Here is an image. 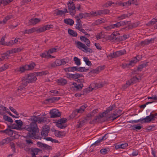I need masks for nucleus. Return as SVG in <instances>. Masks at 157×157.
<instances>
[{"instance_id":"obj_50","label":"nucleus","mask_w":157,"mask_h":157,"mask_svg":"<svg viewBox=\"0 0 157 157\" xmlns=\"http://www.w3.org/2000/svg\"><path fill=\"white\" fill-rule=\"evenodd\" d=\"M44 27L43 26L42 27H41L40 28H36V32L37 33H40L42 32H44L45 31V30L44 29Z\"/></svg>"},{"instance_id":"obj_56","label":"nucleus","mask_w":157,"mask_h":157,"mask_svg":"<svg viewBox=\"0 0 157 157\" xmlns=\"http://www.w3.org/2000/svg\"><path fill=\"white\" fill-rule=\"evenodd\" d=\"M45 150L49 151L52 149L51 146L48 145L47 144H45L43 147Z\"/></svg>"},{"instance_id":"obj_33","label":"nucleus","mask_w":157,"mask_h":157,"mask_svg":"<svg viewBox=\"0 0 157 157\" xmlns=\"http://www.w3.org/2000/svg\"><path fill=\"white\" fill-rule=\"evenodd\" d=\"M77 71L81 72H85L89 70L88 68H86L84 67H77Z\"/></svg>"},{"instance_id":"obj_63","label":"nucleus","mask_w":157,"mask_h":157,"mask_svg":"<svg viewBox=\"0 0 157 157\" xmlns=\"http://www.w3.org/2000/svg\"><path fill=\"white\" fill-rule=\"evenodd\" d=\"M95 85V87L97 88L102 87L103 86V84L101 83H96Z\"/></svg>"},{"instance_id":"obj_47","label":"nucleus","mask_w":157,"mask_h":157,"mask_svg":"<svg viewBox=\"0 0 157 157\" xmlns=\"http://www.w3.org/2000/svg\"><path fill=\"white\" fill-rule=\"evenodd\" d=\"M83 60L86 63V65L88 66H91L92 65L90 61L86 57H84Z\"/></svg>"},{"instance_id":"obj_26","label":"nucleus","mask_w":157,"mask_h":157,"mask_svg":"<svg viewBox=\"0 0 157 157\" xmlns=\"http://www.w3.org/2000/svg\"><path fill=\"white\" fill-rule=\"evenodd\" d=\"M83 86V84L82 83L78 84L76 86H74L72 87L74 88V90L77 91H79L82 89Z\"/></svg>"},{"instance_id":"obj_60","label":"nucleus","mask_w":157,"mask_h":157,"mask_svg":"<svg viewBox=\"0 0 157 157\" xmlns=\"http://www.w3.org/2000/svg\"><path fill=\"white\" fill-rule=\"evenodd\" d=\"M104 29H105L106 30L108 31L110 30L111 29H113V27L112 24L106 26L104 27Z\"/></svg>"},{"instance_id":"obj_20","label":"nucleus","mask_w":157,"mask_h":157,"mask_svg":"<svg viewBox=\"0 0 157 157\" xmlns=\"http://www.w3.org/2000/svg\"><path fill=\"white\" fill-rule=\"evenodd\" d=\"M40 20V19L39 18H32L29 20V25H34L39 22Z\"/></svg>"},{"instance_id":"obj_14","label":"nucleus","mask_w":157,"mask_h":157,"mask_svg":"<svg viewBox=\"0 0 157 157\" xmlns=\"http://www.w3.org/2000/svg\"><path fill=\"white\" fill-rule=\"evenodd\" d=\"M54 11L55 13L54 14L56 16L62 15L63 14H65L68 12V11H67L66 8L64 9V11L59 10L58 9L55 10Z\"/></svg>"},{"instance_id":"obj_1","label":"nucleus","mask_w":157,"mask_h":157,"mask_svg":"<svg viewBox=\"0 0 157 157\" xmlns=\"http://www.w3.org/2000/svg\"><path fill=\"white\" fill-rule=\"evenodd\" d=\"M37 118V117L31 116L29 120H30L32 121V122L29 125H25L23 128L29 132L27 133L26 136L33 139L40 138V136L36 134L39 132L38 128L36 123Z\"/></svg>"},{"instance_id":"obj_48","label":"nucleus","mask_w":157,"mask_h":157,"mask_svg":"<svg viewBox=\"0 0 157 157\" xmlns=\"http://www.w3.org/2000/svg\"><path fill=\"white\" fill-rule=\"evenodd\" d=\"M109 151L108 149H106V148H103L101 149L100 150V152L103 155H105L108 153Z\"/></svg>"},{"instance_id":"obj_34","label":"nucleus","mask_w":157,"mask_h":157,"mask_svg":"<svg viewBox=\"0 0 157 157\" xmlns=\"http://www.w3.org/2000/svg\"><path fill=\"white\" fill-rule=\"evenodd\" d=\"M13 0H0V5L2 4L4 6L7 5L10 2H12Z\"/></svg>"},{"instance_id":"obj_51","label":"nucleus","mask_w":157,"mask_h":157,"mask_svg":"<svg viewBox=\"0 0 157 157\" xmlns=\"http://www.w3.org/2000/svg\"><path fill=\"white\" fill-rule=\"evenodd\" d=\"M96 37L97 40L104 37V36L101 33H98L96 35Z\"/></svg>"},{"instance_id":"obj_23","label":"nucleus","mask_w":157,"mask_h":157,"mask_svg":"<svg viewBox=\"0 0 157 157\" xmlns=\"http://www.w3.org/2000/svg\"><path fill=\"white\" fill-rule=\"evenodd\" d=\"M76 22L77 24L76 25L75 28L79 30L81 29H82V25L81 24V21L80 19L79 18H77Z\"/></svg>"},{"instance_id":"obj_12","label":"nucleus","mask_w":157,"mask_h":157,"mask_svg":"<svg viewBox=\"0 0 157 157\" xmlns=\"http://www.w3.org/2000/svg\"><path fill=\"white\" fill-rule=\"evenodd\" d=\"M141 123H149L151 121H154L153 117H152L151 113L148 116H147L144 118H141Z\"/></svg>"},{"instance_id":"obj_64","label":"nucleus","mask_w":157,"mask_h":157,"mask_svg":"<svg viewBox=\"0 0 157 157\" xmlns=\"http://www.w3.org/2000/svg\"><path fill=\"white\" fill-rule=\"evenodd\" d=\"M141 45L142 46H144L145 45H148L147 40H145L144 41H141L140 43Z\"/></svg>"},{"instance_id":"obj_57","label":"nucleus","mask_w":157,"mask_h":157,"mask_svg":"<svg viewBox=\"0 0 157 157\" xmlns=\"http://www.w3.org/2000/svg\"><path fill=\"white\" fill-rule=\"evenodd\" d=\"M157 22V19L153 18L152 19L151 21H149L148 23V25H153L155 24V23Z\"/></svg>"},{"instance_id":"obj_37","label":"nucleus","mask_w":157,"mask_h":157,"mask_svg":"<svg viewBox=\"0 0 157 157\" xmlns=\"http://www.w3.org/2000/svg\"><path fill=\"white\" fill-rule=\"evenodd\" d=\"M82 51L86 53L88 52L89 53H91L93 52V50L90 48H89L88 47L86 46V45L84 49L83 50H82Z\"/></svg>"},{"instance_id":"obj_45","label":"nucleus","mask_w":157,"mask_h":157,"mask_svg":"<svg viewBox=\"0 0 157 157\" xmlns=\"http://www.w3.org/2000/svg\"><path fill=\"white\" fill-rule=\"evenodd\" d=\"M136 60H131L130 61L129 63H128L129 67L130 66H133L136 63L137 61H138L136 59V57H135Z\"/></svg>"},{"instance_id":"obj_10","label":"nucleus","mask_w":157,"mask_h":157,"mask_svg":"<svg viewBox=\"0 0 157 157\" xmlns=\"http://www.w3.org/2000/svg\"><path fill=\"white\" fill-rule=\"evenodd\" d=\"M87 107V105L84 104L80 106L79 109H77L72 113V114L74 113L77 115L78 113H82L84 111L85 109Z\"/></svg>"},{"instance_id":"obj_6","label":"nucleus","mask_w":157,"mask_h":157,"mask_svg":"<svg viewBox=\"0 0 157 157\" xmlns=\"http://www.w3.org/2000/svg\"><path fill=\"white\" fill-rule=\"evenodd\" d=\"M126 51L125 49L113 52V53H110L109 56L112 58H116L126 54Z\"/></svg>"},{"instance_id":"obj_21","label":"nucleus","mask_w":157,"mask_h":157,"mask_svg":"<svg viewBox=\"0 0 157 157\" xmlns=\"http://www.w3.org/2000/svg\"><path fill=\"white\" fill-rule=\"evenodd\" d=\"M41 150H40L38 148H33L31 149V151L32 152L31 154L32 156H36L38 154V153L41 152Z\"/></svg>"},{"instance_id":"obj_16","label":"nucleus","mask_w":157,"mask_h":157,"mask_svg":"<svg viewBox=\"0 0 157 157\" xmlns=\"http://www.w3.org/2000/svg\"><path fill=\"white\" fill-rule=\"evenodd\" d=\"M75 44L77 48L82 50L84 49L86 46L85 44L78 41H75Z\"/></svg>"},{"instance_id":"obj_11","label":"nucleus","mask_w":157,"mask_h":157,"mask_svg":"<svg viewBox=\"0 0 157 157\" xmlns=\"http://www.w3.org/2000/svg\"><path fill=\"white\" fill-rule=\"evenodd\" d=\"M29 82H34L37 79L36 76L33 73L28 74L27 76H25Z\"/></svg>"},{"instance_id":"obj_39","label":"nucleus","mask_w":157,"mask_h":157,"mask_svg":"<svg viewBox=\"0 0 157 157\" xmlns=\"http://www.w3.org/2000/svg\"><path fill=\"white\" fill-rule=\"evenodd\" d=\"M3 118L5 121L10 122L11 124H12L13 122V121L12 119L7 116L4 115Z\"/></svg>"},{"instance_id":"obj_17","label":"nucleus","mask_w":157,"mask_h":157,"mask_svg":"<svg viewBox=\"0 0 157 157\" xmlns=\"http://www.w3.org/2000/svg\"><path fill=\"white\" fill-rule=\"evenodd\" d=\"M27 71L25 65H22L17 68L15 70V71L17 72H19L20 73L24 72L25 71Z\"/></svg>"},{"instance_id":"obj_30","label":"nucleus","mask_w":157,"mask_h":157,"mask_svg":"<svg viewBox=\"0 0 157 157\" xmlns=\"http://www.w3.org/2000/svg\"><path fill=\"white\" fill-rule=\"evenodd\" d=\"M72 78L75 80L80 77H83L84 76L82 74L75 73L72 74Z\"/></svg>"},{"instance_id":"obj_58","label":"nucleus","mask_w":157,"mask_h":157,"mask_svg":"<svg viewBox=\"0 0 157 157\" xmlns=\"http://www.w3.org/2000/svg\"><path fill=\"white\" fill-rule=\"evenodd\" d=\"M6 37L5 36H3L2 37L0 41V43L1 45H5L6 42H4L5 40Z\"/></svg>"},{"instance_id":"obj_3","label":"nucleus","mask_w":157,"mask_h":157,"mask_svg":"<svg viewBox=\"0 0 157 157\" xmlns=\"http://www.w3.org/2000/svg\"><path fill=\"white\" fill-rule=\"evenodd\" d=\"M50 128L48 125H45L43 126L41 129V136L39 135H38L40 138H39L41 140L42 139L43 137H46L48 136V133L49 132Z\"/></svg>"},{"instance_id":"obj_35","label":"nucleus","mask_w":157,"mask_h":157,"mask_svg":"<svg viewBox=\"0 0 157 157\" xmlns=\"http://www.w3.org/2000/svg\"><path fill=\"white\" fill-rule=\"evenodd\" d=\"M73 60L75 63L78 66H79L81 64L80 60L78 57H75L73 58Z\"/></svg>"},{"instance_id":"obj_28","label":"nucleus","mask_w":157,"mask_h":157,"mask_svg":"<svg viewBox=\"0 0 157 157\" xmlns=\"http://www.w3.org/2000/svg\"><path fill=\"white\" fill-rule=\"evenodd\" d=\"M6 134L9 136H11L13 135V133H15L16 131L11 129L10 128H7L6 129Z\"/></svg>"},{"instance_id":"obj_43","label":"nucleus","mask_w":157,"mask_h":157,"mask_svg":"<svg viewBox=\"0 0 157 157\" xmlns=\"http://www.w3.org/2000/svg\"><path fill=\"white\" fill-rule=\"evenodd\" d=\"M139 24V22L132 24L131 25H129L128 27L129 29H132L137 27Z\"/></svg>"},{"instance_id":"obj_19","label":"nucleus","mask_w":157,"mask_h":157,"mask_svg":"<svg viewBox=\"0 0 157 157\" xmlns=\"http://www.w3.org/2000/svg\"><path fill=\"white\" fill-rule=\"evenodd\" d=\"M57 82L59 85L64 86L67 84V80L63 78H60L57 80Z\"/></svg>"},{"instance_id":"obj_29","label":"nucleus","mask_w":157,"mask_h":157,"mask_svg":"<svg viewBox=\"0 0 157 157\" xmlns=\"http://www.w3.org/2000/svg\"><path fill=\"white\" fill-rule=\"evenodd\" d=\"M29 83V82L25 77H24L22 78L21 84L23 86L25 87L27 86Z\"/></svg>"},{"instance_id":"obj_8","label":"nucleus","mask_w":157,"mask_h":157,"mask_svg":"<svg viewBox=\"0 0 157 157\" xmlns=\"http://www.w3.org/2000/svg\"><path fill=\"white\" fill-rule=\"evenodd\" d=\"M105 112H103L102 113H99L98 116H96L95 118L92 121H90V123L93 124L97 122H100L101 119L106 115L105 114Z\"/></svg>"},{"instance_id":"obj_31","label":"nucleus","mask_w":157,"mask_h":157,"mask_svg":"<svg viewBox=\"0 0 157 157\" xmlns=\"http://www.w3.org/2000/svg\"><path fill=\"white\" fill-rule=\"evenodd\" d=\"M68 33L73 36L76 37L77 36L78 34L77 32L72 29H69L68 30Z\"/></svg>"},{"instance_id":"obj_13","label":"nucleus","mask_w":157,"mask_h":157,"mask_svg":"<svg viewBox=\"0 0 157 157\" xmlns=\"http://www.w3.org/2000/svg\"><path fill=\"white\" fill-rule=\"evenodd\" d=\"M60 98V97H53L48 99H47L45 100V103L46 104L48 103H51L58 101Z\"/></svg>"},{"instance_id":"obj_44","label":"nucleus","mask_w":157,"mask_h":157,"mask_svg":"<svg viewBox=\"0 0 157 157\" xmlns=\"http://www.w3.org/2000/svg\"><path fill=\"white\" fill-rule=\"evenodd\" d=\"M13 17V15H10L6 16L3 20V23L4 24H5L8 20L12 18Z\"/></svg>"},{"instance_id":"obj_15","label":"nucleus","mask_w":157,"mask_h":157,"mask_svg":"<svg viewBox=\"0 0 157 157\" xmlns=\"http://www.w3.org/2000/svg\"><path fill=\"white\" fill-rule=\"evenodd\" d=\"M122 111L120 109H118L117 111L116 110L115 113H113L112 115V121H113L115 119H117L118 117H120L121 115Z\"/></svg>"},{"instance_id":"obj_32","label":"nucleus","mask_w":157,"mask_h":157,"mask_svg":"<svg viewBox=\"0 0 157 157\" xmlns=\"http://www.w3.org/2000/svg\"><path fill=\"white\" fill-rule=\"evenodd\" d=\"M64 21L65 23L70 25H72L74 24V21L71 19H65L64 20Z\"/></svg>"},{"instance_id":"obj_52","label":"nucleus","mask_w":157,"mask_h":157,"mask_svg":"<svg viewBox=\"0 0 157 157\" xmlns=\"http://www.w3.org/2000/svg\"><path fill=\"white\" fill-rule=\"evenodd\" d=\"M120 23V26H124L126 24L130 25V21H120L119 22Z\"/></svg>"},{"instance_id":"obj_59","label":"nucleus","mask_w":157,"mask_h":157,"mask_svg":"<svg viewBox=\"0 0 157 157\" xmlns=\"http://www.w3.org/2000/svg\"><path fill=\"white\" fill-rule=\"evenodd\" d=\"M9 109L13 113L15 114L16 115H18V113L16 111V110L13 107L11 106H10L9 107Z\"/></svg>"},{"instance_id":"obj_61","label":"nucleus","mask_w":157,"mask_h":157,"mask_svg":"<svg viewBox=\"0 0 157 157\" xmlns=\"http://www.w3.org/2000/svg\"><path fill=\"white\" fill-rule=\"evenodd\" d=\"M14 44L13 43V40H11L9 42H6L5 45L10 46L13 45Z\"/></svg>"},{"instance_id":"obj_41","label":"nucleus","mask_w":157,"mask_h":157,"mask_svg":"<svg viewBox=\"0 0 157 157\" xmlns=\"http://www.w3.org/2000/svg\"><path fill=\"white\" fill-rule=\"evenodd\" d=\"M37 121L39 123H41L43 122L44 121H45L46 118L44 117H37Z\"/></svg>"},{"instance_id":"obj_2","label":"nucleus","mask_w":157,"mask_h":157,"mask_svg":"<svg viewBox=\"0 0 157 157\" xmlns=\"http://www.w3.org/2000/svg\"><path fill=\"white\" fill-rule=\"evenodd\" d=\"M15 122L16 123V125L13 124L11 125H8V127L10 128L16 129L20 130L25 129L23 128L25 126L21 128L23 123L21 120H16L15 121Z\"/></svg>"},{"instance_id":"obj_53","label":"nucleus","mask_w":157,"mask_h":157,"mask_svg":"<svg viewBox=\"0 0 157 157\" xmlns=\"http://www.w3.org/2000/svg\"><path fill=\"white\" fill-rule=\"evenodd\" d=\"M24 48L22 47H20L17 48H14L13 49V51L15 53H18L20 52Z\"/></svg>"},{"instance_id":"obj_24","label":"nucleus","mask_w":157,"mask_h":157,"mask_svg":"<svg viewBox=\"0 0 157 157\" xmlns=\"http://www.w3.org/2000/svg\"><path fill=\"white\" fill-rule=\"evenodd\" d=\"M77 67H69L67 68H66L64 69V70L66 72H74L75 71H77Z\"/></svg>"},{"instance_id":"obj_9","label":"nucleus","mask_w":157,"mask_h":157,"mask_svg":"<svg viewBox=\"0 0 157 157\" xmlns=\"http://www.w3.org/2000/svg\"><path fill=\"white\" fill-rule=\"evenodd\" d=\"M49 113L51 118L58 117L61 116L60 112L58 110L55 109L51 110Z\"/></svg>"},{"instance_id":"obj_42","label":"nucleus","mask_w":157,"mask_h":157,"mask_svg":"<svg viewBox=\"0 0 157 157\" xmlns=\"http://www.w3.org/2000/svg\"><path fill=\"white\" fill-rule=\"evenodd\" d=\"M9 66L7 64H4L2 67H0V72L6 70L8 68Z\"/></svg>"},{"instance_id":"obj_18","label":"nucleus","mask_w":157,"mask_h":157,"mask_svg":"<svg viewBox=\"0 0 157 157\" xmlns=\"http://www.w3.org/2000/svg\"><path fill=\"white\" fill-rule=\"evenodd\" d=\"M109 39L111 40H113L116 42H119L122 41V37L119 35L114 36L112 35V36H110Z\"/></svg>"},{"instance_id":"obj_54","label":"nucleus","mask_w":157,"mask_h":157,"mask_svg":"<svg viewBox=\"0 0 157 157\" xmlns=\"http://www.w3.org/2000/svg\"><path fill=\"white\" fill-rule=\"evenodd\" d=\"M97 13V11H91L89 13V15H90V16L96 17L98 16Z\"/></svg>"},{"instance_id":"obj_55","label":"nucleus","mask_w":157,"mask_h":157,"mask_svg":"<svg viewBox=\"0 0 157 157\" xmlns=\"http://www.w3.org/2000/svg\"><path fill=\"white\" fill-rule=\"evenodd\" d=\"M10 146L13 151L14 152H15V145L13 142H11L10 143Z\"/></svg>"},{"instance_id":"obj_36","label":"nucleus","mask_w":157,"mask_h":157,"mask_svg":"<svg viewBox=\"0 0 157 157\" xmlns=\"http://www.w3.org/2000/svg\"><path fill=\"white\" fill-rule=\"evenodd\" d=\"M115 107V105H113L112 106L109 107L108 108L103 112H105V114L106 115V114L108 113L110 111L112 110Z\"/></svg>"},{"instance_id":"obj_22","label":"nucleus","mask_w":157,"mask_h":157,"mask_svg":"<svg viewBox=\"0 0 157 157\" xmlns=\"http://www.w3.org/2000/svg\"><path fill=\"white\" fill-rule=\"evenodd\" d=\"M11 139L10 137H7L4 139L0 142V146L3 145L5 144H7L11 141Z\"/></svg>"},{"instance_id":"obj_27","label":"nucleus","mask_w":157,"mask_h":157,"mask_svg":"<svg viewBox=\"0 0 157 157\" xmlns=\"http://www.w3.org/2000/svg\"><path fill=\"white\" fill-rule=\"evenodd\" d=\"M87 119H86L84 118L82 120L80 121L79 124L77 125V128H81L87 121Z\"/></svg>"},{"instance_id":"obj_4","label":"nucleus","mask_w":157,"mask_h":157,"mask_svg":"<svg viewBox=\"0 0 157 157\" xmlns=\"http://www.w3.org/2000/svg\"><path fill=\"white\" fill-rule=\"evenodd\" d=\"M67 5L70 14L72 16L75 15L76 13V7L74 3L73 2H69Z\"/></svg>"},{"instance_id":"obj_7","label":"nucleus","mask_w":157,"mask_h":157,"mask_svg":"<svg viewBox=\"0 0 157 157\" xmlns=\"http://www.w3.org/2000/svg\"><path fill=\"white\" fill-rule=\"evenodd\" d=\"M66 62L64 59H56L54 62L49 63L50 66L52 67H54L56 66H58L60 65H64L66 64Z\"/></svg>"},{"instance_id":"obj_40","label":"nucleus","mask_w":157,"mask_h":157,"mask_svg":"<svg viewBox=\"0 0 157 157\" xmlns=\"http://www.w3.org/2000/svg\"><path fill=\"white\" fill-rule=\"evenodd\" d=\"M147 66V63H143L141 65H140L138 67L137 70L138 71H141L144 67H146Z\"/></svg>"},{"instance_id":"obj_5","label":"nucleus","mask_w":157,"mask_h":157,"mask_svg":"<svg viewBox=\"0 0 157 157\" xmlns=\"http://www.w3.org/2000/svg\"><path fill=\"white\" fill-rule=\"evenodd\" d=\"M67 121V119L66 118H63L59 120L56 122V125L58 128L61 129L65 128L67 125L64 124Z\"/></svg>"},{"instance_id":"obj_38","label":"nucleus","mask_w":157,"mask_h":157,"mask_svg":"<svg viewBox=\"0 0 157 157\" xmlns=\"http://www.w3.org/2000/svg\"><path fill=\"white\" fill-rule=\"evenodd\" d=\"M48 73L47 71H45L40 72H36V75L39 76H42L43 75H47Z\"/></svg>"},{"instance_id":"obj_49","label":"nucleus","mask_w":157,"mask_h":157,"mask_svg":"<svg viewBox=\"0 0 157 157\" xmlns=\"http://www.w3.org/2000/svg\"><path fill=\"white\" fill-rule=\"evenodd\" d=\"M129 17L128 14H121L120 16L118 17L117 18L119 20H122L125 18L128 17Z\"/></svg>"},{"instance_id":"obj_46","label":"nucleus","mask_w":157,"mask_h":157,"mask_svg":"<svg viewBox=\"0 0 157 157\" xmlns=\"http://www.w3.org/2000/svg\"><path fill=\"white\" fill-rule=\"evenodd\" d=\"M56 136L57 137L61 138L64 136L65 135L63 134V132L57 131L56 132Z\"/></svg>"},{"instance_id":"obj_62","label":"nucleus","mask_w":157,"mask_h":157,"mask_svg":"<svg viewBox=\"0 0 157 157\" xmlns=\"http://www.w3.org/2000/svg\"><path fill=\"white\" fill-rule=\"evenodd\" d=\"M44 28H45L44 29H45V30H49L51 28H52L53 27V26L52 25H45L44 26Z\"/></svg>"},{"instance_id":"obj_25","label":"nucleus","mask_w":157,"mask_h":157,"mask_svg":"<svg viewBox=\"0 0 157 157\" xmlns=\"http://www.w3.org/2000/svg\"><path fill=\"white\" fill-rule=\"evenodd\" d=\"M25 65L27 70L29 71L33 70L36 64L35 63L33 62L29 64H25Z\"/></svg>"}]
</instances>
